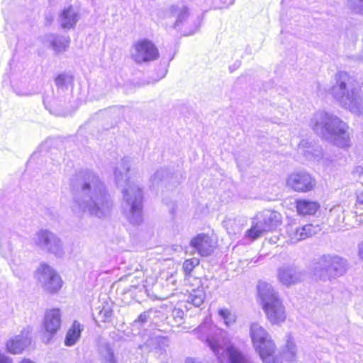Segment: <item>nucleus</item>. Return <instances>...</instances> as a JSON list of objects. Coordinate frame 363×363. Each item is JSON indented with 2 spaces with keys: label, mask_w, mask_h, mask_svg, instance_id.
<instances>
[{
  "label": "nucleus",
  "mask_w": 363,
  "mask_h": 363,
  "mask_svg": "<svg viewBox=\"0 0 363 363\" xmlns=\"http://www.w3.org/2000/svg\"><path fill=\"white\" fill-rule=\"evenodd\" d=\"M73 195L72 212L82 216L88 213L99 218L107 216L113 207V199L98 174L90 169L76 172L70 179Z\"/></svg>",
  "instance_id": "nucleus-1"
},
{
  "label": "nucleus",
  "mask_w": 363,
  "mask_h": 363,
  "mask_svg": "<svg viewBox=\"0 0 363 363\" xmlns=\"http://www.w3.org/2000/svg\"><path fill=\"white\" fill-rule=\"evenodd\" d=\"M133 160L129 157H123L114 167L116 184L121 188L123 194V213L133 225L143 221V191L128 176Z\"/></svg>",
  "instance_id": "nucleus-2"
},
{
  "label": "nucleus",
  "mask_w": 363,
  "mask_h": 363,
  "mask_svg": "<svg viewBox=\"0 0 363 363\" xmlns=\"http://www.w3.org/2000/svg\"><path fill=\"white\" fill-rule=\"evenodd\" d=\"M313 130L340 147L350 145L348 125L331 112L318 111L310 121Z\"/></svg>",
  "instance_id": "nucleus-3"
},
{
  "label": "nucleus",
  "mask_w": 363,
  "mask_h": 363,
  "mask_svg": "<svg viewBox=\"0 0 363 363\" xmlns=\"http://www.w3.org/2000/svg\"><path fill=\"white\" fill-rule=\"evenodd\" d=\"M335 83L330 91L340 106L359 114L363 105V96L358 82L347 72L340 71L335 76Z\"/></svg>",
  "instance_id": "nucleus-4"
},
{
  "label": "nucleus",
  "mask_w": 363,
  "mask_h": 363,
  "mask_svg": "<svg viewBox=\"0 0 363 363\" xmlns=\"http://www.w3.org/2000/svg\"><path fill=\"white\" fill-rule=\"evenodd\" d=\"M191 333L206 343L220 363L225 359L230 363V350L240 351L233 345L228 346L227 332L213 325L210 317L206 316Z\"/></svg>",
  "instance_id": "nucleus-5"
},
{
  "label": "nucleus",
  "mask_w": 363,
  "mask_h": 363,
  "mask_svg": "<svg viewBox=\"0 0 363 363\" xmlns=\"http://www.w3.org/2000/svg\"><path fill=\"white\" fill-rule=\"evenodd\" d=\"M166 18L173 23V28L185 35L195 33L199 28L202 18L199 13H194L190 9L180 1L172 5L166 13Z\"/></svg>",
  "instance_id": "nucleus-6"
},
{
  "label": "nucleus",
  "mask_w": 363,
  "mask_h": 363,
  "mask_svg": "<svg viewBox=\"0 0 363 363\" xmlns=\"http://www.w3.org/2000/svg\"><path fill=\"white\" fill-rule=\"evenodd\" d=\"M257 289L262 308L269 321L272 324L283 323L286 319L284 306L273 286L270 284L259 281Z\"/></svg>",
  "instance_id": "nucleus-7"
},
{
  "label": "nucleus",
  "mask_w": 363,
  "mask_h": 363,
  "mask_svg": "<svg viewBox=\"0 0 363 363\" xmlns=\"http://www.w3.org/2000/svg\"><path fill=\"white\" fill-rule=\"evenodd\" d=\"M250 334L252 345L264 363H282L275 354V343L269 333L262 326L252 323Z\"/></svg>",
  "instance_id": "nucleus-8"
},
{
  "label": "nucleus",
  "mask_w": 363,
  "mask_h": 363,
  "mask_svg": "<svg viewBox=\"0 0 363 363\" xmlns=\"http://www.w3.org/2000/svg\"><path fill=\"white\" fill-rule=\"evenodd\" d=\"M347 262L343 258L333 255H323L313 267L316 279L326 281L342 276L346 272Z\"/></svg>",
  "instance_id": "nucleus-9"
},
{
  "label": "nucleus",
  "mask_w": 363,
  "mask_h": 363,
  "mask_svg": "<svg viewBox=\"0 0 363 363\" xmlns=\"http://www.w3.org/2000/svg\"><path fill=\"white\" fill-rule=\"evenodd\" d=\"M281 223V215L276 211H265L257 214L251 228L245 233V238L255 240L267 231L273 230Z\"/></svg>",
  "instance_id": "nucleus-10"
},
{
  "label": "nucleus",
  "mask_w": 363,
  "mask_h": 363,
  "mask_svg": "<svg viewBox=\"0 0 363 363\" xmlns=\"http://www.w3.org/2000/svg\"><path fill=\"white\" fill-rule=\"evenodd\" d=\"M33 244L40 250L54 255L56 257H64L65 252L61 239L47 229L38 230L32 238Z\"/></svg>",
  "instance_id": "nucleus-11"
},
{
  "label": "nucleus",
  "mask_w": 363,
  "mask_h": 363,
  "mask_svg": "<svg viewBox=\"0 0 363 363\" xmlns=\"http://www.w3.org/2000/svg\"><path fill=\"white\" fill-rule=\"evenodd\" d=\"M4 84H9L18 96H28L36 93V86L30 82L25 72L12 71L9 75L4 77Z\"/></svg>",
  "instance_id": "nucleus-12"
},
{
  "label": "nucleus",
  "mask_w": 363,
  "mask_h": 363,
  "mask_svg": "<svg viewBox=\"0 0 363 363\" xmlns=\"http://www.w3.org/2000/svg\"><path fill=\"white\" fill-rule=\"evenodd\" d=\"M130 55L137 64H142L157 60L160 54L152 41L141 39L133 43Z\"/></svg>",
  "instance_id": "nucleus-13"
},
{
  "label": "nucleus",
  "mask_w": 363,
  "mask_h": 363,
  "mask_svg": "<svg viewBox=\"0 0 363 363\" xmlns=\"http://www.w3.org/2000/svg\"><path fill=\"white\" fill-rule=\"evenodd\" d=\"M36 276L40 284L47 292L55 294L62 287L61 277L47 264L43 263L39 266Z\"/></svg>",
  "instance_id": "nucleus-14"
},
{
  "label": "nucleus",
  "mask_w": 363,
  "mask_h": 363,
  "mask_svg": "<svg viewBox=\"0 0 363 363\" xmlns=\"http://www.w3.org/2000/svg\"><path fill=\"white\" fill-rule=\"evenodd\" d=\"M321 228L318 225L307 224L302 227L296 225H288L286 227L287 243H296L302 240L317 234Z\"/></svg>",
  "instance_id": "nucleus-15"
},
{
  "label": "nucleus",
  "mask_w": 363,
  "mask_h": 363,
  "mask_svg": "<svg viewBox=\"0 0 363 363\" xmlns=\"http://www.w3.org/2000/svg\"><path fill=\"white\" fill-rule=\"evenodd\" d=\"M286 185L294 191L308 192L314 188L315 182L310 174L306 172H298L289 175Z\"/></svg>",
  "instance_id": "nucleus-16"
},
{
  "label": "nucleus",
  "mask_w": 363,
  "mask_h": 363,
  "mask_svg": "<svg viewBox=\"0 0 363 363\" xmlns=\"http://www.w3.org/2000/svg\"><path fill=\"white\" fill-rule=\"evenodd\" d=\"M31 344V329L28 327L19 335L11 337L6 344L8 352L13 354L22 353Z\"/></svg>",
  "instance_id": "nucleus-17"
},
{
  "label": "nucleus",
  "mask_w": 363,
  "mask_h": 363,
  "mask_svg": "<svg viewBox=\"0 0 363 363\" xmlns=\"http://www.w3.org/2000/svg\"><path fill=\"white\" fill-rule=\"evenodd\" d=\"M43 325L45 331L48 333V335H45L47 340H45L48 343L60 328L61 313L60 309L52 308L48 311L45 315Z\"/></svg>",
  "instance_id": "nucleus-18"
},
{
  "label": "nucleus",
  "mask_w": 363,
  "mask_h": 363,
  "mask_svg": "<svg viewBox=\"0 0 363 363\" xmlns=\"http://www.w3.org/2000/svg\"><path fill=\"white\" fill-rule=\"evenodd\" d=\"M298 152L309 160L319 161L323 157L320 145L308 140H302L298 146Z\"/></svg>",
  "instance_id": "nucleus-19"
},
{
  "label": "nucleus",
  "mask_w": 363,
  "mask_h": 363,
  "mask_svg": "<svg viewBox=\"0 0 363 363\" xmlns=\"http://www.w3.org/2000/svg\"><path fill=\"white\" fill-rule=\"evenodd\" d=\"M191 246L203 257H207L213 250V240L206 234H199L190 242Z\"/></svg>",
  "instance_id": "nucleus-20"
},
{
  "label": "nucleus",
  "mask_w": 363,
  "mask_h": 363,
  "mask_svg": "<svg viewBox=\"0 0 363 363\" xmlns=\"http://www.w3.org/2000/svg\"><path fill=\"white\" fill-rule=\"evenodd\" d=\"M278 279L286 286H289L299 281L302 274L296 267L283 266L278 269Z\"/></svg>",
  "instance_id": "nucleus-21"
},
{
  "label": "nucleus",
  "mask_w": 363,
  "mask_h": 363,
  "mask_svg": "<svg viewBox=\"0 0 363 363\" xmlns=\"http://www.w3.org/2000/svg\"><path fill=\"white\" fill-rule=\"evenodd\" d=\"M16 235L9 229L2 228L0 230V254L5 258L11 257L13 246V242Z\"/></svg>",
  "instance_id": "nucleus-22"
},
{
  "label": "nucleus",
  "mask_w": 363,
  "mask_h": 363,
  "mask_svg": "<svg viewBox=\"0 0 363 363\" xmlns=\"http://www.w3.org/2000/svg\"><path fill=\"white\" fill-rule=\"evenodd\" d=\"M79 18L78 9L69 6L61 11L58 17V22L62 28L71 29L75 26Z\"/></svg>",
  "instance_id": "nucleus-23"
},
{
  "label": "nucleus",
  "mask_w": 363,
  "mask_h": 363,
  "mask_svg": "<svg viewBox=\"0 0 363 363\" xmlns=\"http://www.w3.org/2000/svg\"><path fill=\"white\" fill-rule=\"evenodd\" d=\"M345 218V210L342 206H337L330 210L328 220L335 230H342L346 228Z\"/></svg>",
  "instance_id": "nucleus-24"
},
{
  "label": "nucleus",
  "mask_w": 363,
  "mask_h": 363,
  "mask_svg": "<svg viewBox=\"0 0 363 363\" xmlns=\"http://www.w3.org/2000/svg\"><path fill=\"white\" fill-rule=\"evenodd\" d=\"M46 40L57 54L65 52L70 43V38L69 36L54 34L48 35Z\"/></svg>",
  "instance_id": "nucleus-25"
},
{
  "label": "nucleus",
  "mask_w": 363,
  "mask_h": 363,
  "mask_svg": "<svg viewBox=\"0 0 363 363\" xmlns=\"http://www.w3.org/2000/svg\"><path fill=\"white\" fill-rule=\"evenodd\" d=\"M84 330V325L77 320H74L72 326L69 328L65 339V345L68 347L74 345L81 337Z\"/></svg>",
  "instance_id": "nucleus-26"
},
{
  "label": "nucleus",
  "mask_w": 363,
  "mask_h": 363,
  "mask_svg": "<svg viewBox=\"0 0 363 363\" xmlns=\"http://www.w3.org/2000/svg\"><path fill=\"white\" fill-rule=\"evenodd\" d=\"M43 104L49 112L57 116H65V111L62 109V101L50 96H44Z\"/></svg>",
  "instance_id": "nucleus-27"
},
{
  "label": "nucleus",
  "mask_w": 363,
  "mask_h": 363,
  "mask_svg": "<svg viewBox=\"0 0 363 363\" xmlns=\"http://www.w3.org/2000/svg\"><path fill=\"white\" fill-rule=\"evenodd\" d=\"M319 208V204L315 201L301 199L296 202V209L301 215H313L318 211Z\"/></svg>",
  "instance_id": "nucleus-28"
},
{
  "label": "nucleus",
  "mask_w": 363,
  "mask_h": 363,
  "mask_svg": "<svg viewBox=\"0 0 363 363\" xmlns=\"http://www.w3.org/2000/svg\"><path fill=\"white\" fill-rule=\"evenodd\" d=\"M286 343L282 350V357L288 362H294L296 359L297 347L290 335L286 336Z\"/></svg>",
  "instance_id": "nucleus-29"
},
{
  "label": "nucleus",
  "mask_w": 363,
  "mask_h": 363,
  "mask_svg": "<svg viewBox=\"0 0 363 363\" xmlns=\"http://www.w3.org/2000/svg\"><path fill=\"white\" fill-rule=\"evenodd\" d=\"M160 313V311L155 309H150L142 313L133 322V327L139 328L140 325L145 324H151L155 322V318L157 316V314Z\"/></svg>",
  "instance_id": "nucleus-30"
},
{
  "label": "nucleus",
  "mask_w": 363,
  "mask_h": 363,
  "mask_svg": "<svg viewBox=\"0 0 363 363\" xmlns=\"http://www.w3.org/2000/svg\"><path fill=\"white\" fill-rule=\"evenodd\" d=\"M206 298V293L202 286L193 289L188 295L186 302L193 304L196 307H199Z\"/></svg>",
  "instance_id": "nucleus-31"
},
{
  "label": "nucleus",
  "mask_w": 363,
  "mask_h": 363,
  "mask_svg": "<svg viewBox=\"0 0 363 363\" xmlns=\"http://www.w3.org/2000/svg\"><path fill=\"white\" fill-rule=\"evenodd\" d=\"M55 82L58 89H67L69 86L72 85L73 77L71 74L62 73L56 77Z\"/></svg>",
  "instance_id": "nucleus-32"
},
{
  "label": "nucleus",
  "mask_w": 363,
  "mask_h": 363,
  "mask_svg": "<svg viewBox=\"0 0 363 363\" xmlns=\"http://www.w3.org/2000/svg\"><path fill=\"white\" fill-rule=\"evenodd\" d=\"M218 314L227 327L232 325L236 321L235 315L234 313H231L228 309H225V308L219 309Z\"/></svg>",
  "instance_id": "nucleus-33"
},
{
  "label": "nucleus",
  "mask_w": 363,
  "mask_h": 363,
  "mask_svg": "<svg viewBox=\"0 0 363 363\" xmlns=\"http://www.w3.org/2000/svg\"><path fill=\"white\" fill-rule=\"evenodd\" d=\"M230 363H253L252 361L240 351L230 350Z\"/></svg>",
  "instance_id": "nucleus-34"
},
{
  "label": "nucleus",
  "mask_w": 363,
  "mask_h": 363,
  "mask_svg": "<svg viewBox=\"0 0 363 363\" xmlns=\"http://www.w3.org/2000/svg\"><path fill=\"white\" fill-rule=\"evenodd\" d=\"M168 175L167 169L161 168L157 170L154 174L150 177V182L152 186H157L160 182H162L164 177Z\"/></svg>",
  "instance_id": "nucleus-35"
},
{
  "label": "nucleus",
  "mask_w": 363,
  "mask_h": 363,
  "mask_svg": "<svg viewBox=\"0 0 363 363\" xmlns=\"http://www.w3.org/2000/svg\"><path fill=\"white\" fill-rule=\"evenodd\" d=\"M199 264V259L195 257L185 260L183 264V270L185 275H190L191 272Z\"/></svg>",
  "instance_id": "nucleus-36"
},
{
  "label": "nucleus",
  "mask_w": 363,
  "mask_h": 363,
  "mask_svg": "<svg viewBox=\"0 0 363 363\" xmlns=\"http://www.w3.org/2000/svg\"><path fill=\"white\" fill-rule=\"evenodd\" d=\"M112 315L113 311L110 307H103V308L100 310L99 313L98 318L100 319L101 321L106 323L110 321Z\"/></svg>",
  "instance_id": "nucleus-37"
},
{
  "label": "nucleus",
  "mask_w": 363,
  "mask_h": 363,
  "mask_svg": "<svg viewBox=\"0 0 363 363\" xmlns=\"http://www.w3.org/2000/svg\"><path fill=\"white\" fill-rule=\"evenodd\" d=\"M103 363H117L113 350L108 347L106 348V354L103 357Z\"/></svg>",
  "instance_id": "nucleus-38"
},
{
  "label": "nucleus",
  "mask_w": 363,
  "mask_h": 363,
  "mask_svg": "<svg viewBox=\"0 0 363 363\" xmlns=\"http://www.w3.org/2000/svg\"><path fill=\"white\" fill-rule=\"evenodd\" d=\"M176 283H177V279L173 274L167 276L165 284H166V286L167 287V290L171 291V293L176 289Z\"/></svg>",
  "instance_id": "nucleus-39"
},
{
  "label": "nucleus",
  "mask_w": 363,
  "mask_h": 363,
  "mask_svg": "<svg viewBox=\"0 0 363 363\" xmlns=\"http://www.w3.org/2000/svg\"><path fill=\"white\" fill-rule=\"evenodd\" d=\"M172 317L174 319L175 323L179 325L184 318V311L179 308H174L172 311Z\"/></svg>",
  "instance_id": "nucleus-40"
},
{
  "label": "nucleus",
  "mask_w": 363,
  "mask_h": 363,
  "mask_svg": "<svg viewBox=\"0 0 363 363\" xmlns=\"http://www.w3.org/2000/svg\"><path fill=\"white\" fill-rule=\"evenodd\" d=\"M149 341L153 342L157 344L160 347H166L167 345V340L164 337H155L147 341V343L150 345L151 343ZM162 350V348H160Z\"/></svg>",
  "instance_id": "nucleus-41"
},
{
  "label": "nucleus",
  "mask_w": 363,
  "mask_h": 363,
  "mask_svg": "<svg viewBox=\"0 0 363 363\" xmlns=\"http://www.w3.org/2000/svg\"><path fill=\"white\" fill-rule=\"evenodd\" d=\"M352 4L350 6L354 13L363 14V1H352Z\"/></svg>",
  "instance_id": "nucleus-42"
},
{
  "label": "nucleus",
  "mask_w": 363,
  "mask_h": 363,
  "mask_svg": "<svg viewBox=\"0 0 363 363\" xmlns=\"http://www.w3.org/2000/svg\"><path fill=\"white\" fill-rule=\"evenodd\" d=\"M223 223L228 234H236L240 230L239 226H236L235 228L230 229L229 226L232 225V220H225Z\"/></svg>",
  "instance_id": "nucleus-43"
},
{
  "label": "nucleus",
  "mask_w": 363,
  "mask_h": 363,
  "mask_svg": "<svg viewBox=\"0 0 363 363\" xmlns=\"http://www.w3.org/2000/svg\"><path fill=\"white\" fill-rule=\"evenodd\" d=\"M217 3L216 5H214V9H224V8H228L230 5H232L233 4V1H231L228 5H226V1H216Z\"/></svg>",
  "instance_id": "nucleus-44"
},
{
  "label": "nucleus",
  "mask_w": 363,
  "mask_h": 363,
  "mask_svg": "<svg viewBox=\"0 0 363 363\" xmlns=\"http://www.w3.org/2000/svg\"><path fill=\"white\" fill-rule=\"evenodd\" d=\"M281 241V238H279L278 235H274L268 239V242L270 244H279L282 245V242Z\"/></svg>",
  "instance_id": "nucleus-45"
},
{
  "label": "nucleus",
  "mask_w": 363,
  "mask_h": 363,
  "mask_svg": "<svg viewBox=\"0 0 363 363\" xmlns=\"http://www.w3.org/2000/svg\"><path fill=\"white\" fill-rule=\"evenodd\" d=\"M0 363H13V360L11 357L0 352Z\"/></svg>",
  "instance_id": "nucleus-46"
},
{
  "label": "nucleus",
  "mask_w": 363,
  "mask_h": 363,
  "mask_svg": "<svg viewBox=\"0 0 363 363\" xmlns=\"http://www.w3.org/2000/svg\"><path fill=\"white\" fill-rule=\"evenodd\" d=\"M167 69L165 67L163 68L160 72V76L156 79H155L154 82H158L161 79L164 78L165 77V75L167 74Z\"/></svg>",
  "instance_id": "nucleus-47"
},
{
  "label": "nucleus",
  "mask_w": 363,
  "mask_h": 363,
  "mask_svg": "<svg viewBox=\"0 0 363 363\" xmlns=\"http://www.w3.org/2000/svg\"><path fill=\"white\" fill-rule=\"evenodd\" d=\"M185 363H203L199 359L194 357H187Z\"/></svg>",
  "instance_id": "nucleus-48"
},
{
  "label": "nucleus",
  "mask_w": 363,
  "mask_h": 363,
  "mask_svg": "<svg viewBox=\"0 0 363 363\" xmlns=\"http://www.w3.org/2000/svg\"><path fill=\"white\" fill-rule=\"evenodd\" d=\"M357 201L359 203L363 204V191L357 194Z\"/></svg>",
  "instance_id": "nucleus-49"
},
{
  "label": "nucleus",
  "mask_w": 363,
  "mask_h": 363,
  "mask_svg": "<svg viewBox=\"0 0 363 363\" xmlns=\"http://www.w3.org/2000/svg\"><path fill=\"white\" fill-rule=\"evenodd\" d=\"M359 249V255L361 258V259L363 261V242L360 243L358 246Z\"/></svg>",
  "instance_id": "nucleus-50"
},
{
  "label": "nucleus",
  "mask_w": 363,
  "mask_h": 363,
  "mask_svg": "<svg viewBox=\"0 0 363 363\" xmlns=\"http://www.w3.org/2000/svg\"><path fill=\"white\" fill-rule=\"evenodd\" d=\"M19 363H35L33 361L29 359H23Z\"/></svg>",
  "instance_id": "nucleus-51"
},
{
  "label": "nucleus",
  "mask_w": 363,
  "mask_h": 363,
  "mask_svg": "<svg viewBox=\"0 0 363 363\" xmlns=\"http://www.w3.org/2000/svg\"><path fill=\"white\" fill-rule=\"evenodd\" d=\"M155 282V278H150V280H148L147 279H146V283L147 284H153Z\"/></svg>",
  "instance_id": "nucleus-52"
}]
</instances>
